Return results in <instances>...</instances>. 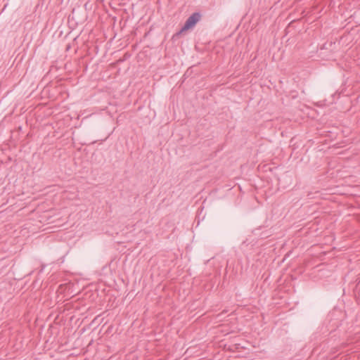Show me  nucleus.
<instances>
[{"mask_svg": "<svg viewBox=\"0 0 360 360\" xmlns=\"http://www.w3.org/2000/svg\"><path fill=\"white\" fill-rule=\"evenodd\" d=\"M200 19L201 14L199 12L193 13L188 18L181 30L173 36V38L178 37L184 32L193 28L198 23V22L200 20Z\"/></svg>", "mask_w": 360, "mask_h": 360, "instance_id": "1", "label": "nucleus"}]
</instances>
